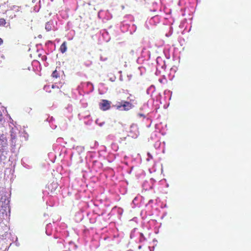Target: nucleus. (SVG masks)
Returning <instances> with one entry per match:
<instances>
[{
    "mask_svg": "<svg viewBox=\"0 0 251 251\" xmlns=\"http://www.w3.org/2000/svg\"><path fill=\"white\" fill-rule=\"evenodd\" d=\"M99 107L102 111L109 110L111 107V102L106 100H102L99 103Z\"/></svg>",
    "mask_w": 251,
    "mask_h": 251,
    "instance_id": "1",
    "label": "nucleus"
},
{
    "mask_svg": "<svg viewBox=\"0 0 251 251\" xmlns=\"http://www.w3.org/2000/svg\"><path fill=\"white\" fill-rule=\"evenodd\" d=\"M122 105L123 110L125 111H128L133 107V105L132 103L127 101H122Z\"/></svg>",
    "mask_w": 251,
    "mask_h": 251,
    "instance_id": "2",
    "label": "nucleus"
},
{
    "mask_svg": "<svg viewBox=\"0 0 251 251\" xmlns=\"http://www.w3.org/2000/svg\"><path fill=\"white\" fill-rule=\"evenodd\" d=\"M67 44L66 41L64 42L60 47L59 50L62 53H65L67 50Z\"/></svg>",
    "mask_w": 251,
    "mask_h": 251,
    "instance_id": "3",
    "label": "nucleus"
},
{
    "mask_svg": "<svg viewBox=\"0 0 251 251\" xmlns=\"http://www.w3.org/2000/svg\"><path fill=\"white\" fill-rule=\"evenodd\" d=\"M45 29L48 31H50L52 29V24L49 22L46 24Z\"/></svg>",
    "mask_w": 251,
    "mask_h": 251,
    "instance_id": "4",
    "label": "nucleus"
},
{
    "mask_svg": "<svg viewBox=\"0 0 251 251\" xmlns=\"http://www.w3.org/2000/svg\"><path fill=\"white\" fill-rule=\"evenodd\" d=\"M51 75L54 78H57L59 76V73L57 72L56 70H55L53 72Z\"/></svg>",
    "mask_w": 251,
    "mask_h": 251,
    "instance_id": "5",
    "label": "nucleus"
},
{
    "mask_svg": "<svg viewBox=\"0 0 251 251\" xmlns=\"http://www.w3.org/2000/svg\"><path fill=\"white\" fill-rule=\"evenodd\" d=\"M114 106L117 109L120 110L121 108L123 107L122 102L121 103L119 102L118 104H115Z\"/></svg>",
    "mask_w": 251,
    "mask_h": 251,
    "instance_id": "6",
    "label": "nucleus"
},
{
    "mask_svg": "<svg viewBox=\"0 0 251 251\" xmlns=\"http://www.w3.org/2000/svg\"><path fill=\"white\" fill-rule=\"evenodd\" d=\"M51 186H52V187H53L54 188V190L57 188V183H52L50 184Z\"/></svg>",
    "mask_w": 251,
    "mask_h": 251,
    "instance_id": "7",
    "label": "nucleus"
},
{
    "mask_svg": "<svg viewBox=\"0 0 251 251\" xmlns=\"http://www.w3.org/2000/svg\"><path fill=\"white\" fill-rule=\"evenodd\" d=\"M3 43L2 40L0 38V45H1Z\"/></svg>",
    "mask_w": 251,
    "mask_h": 251,
    "instance_id": "8",
    "label": "nucleus"
},
{
    "mask_svg": "<svg viewBox=\"0 0 251 251\" xmlns=\"http://www.w3.org/2000/svg\"><path fill=\"white\" fill-rule=\"evenodd\" d=\"M12 139H15V136L14 135H13V134H11Z\"/></svg>",
    "mask_w": 251,
    "mask_h": 251,
    "instance_id": "9",
    "label": "nucleus"
},
{
    "mask_svg": "<svg viewBox=\"0 0 251 251\" xmlns=\"http://www.w3.org/2000/svg\"><path fill=\"white\" fill-rule=\"evenodd\" d=\"M1 119H2V115H1V114H0V121L1 120Z\"/></svg>",
    "mask_w": 251,
    "mask_h": 251,
    "instance_id": "10",
    "label": "nucleus"
},
{
    "mask_svg": "<svg viewBox=\"0 0 251 251\" xmlns=\"http://www.w3.org/2000/svg\"><path fill=\"white\" fill-rule=\"evenodd\" d=\"M134 100H130V101L131 102V101H133Z\"/></svg>",
    "mask_w": 251,
    "mask_h": 251,
    "instance_id": "11",
    "label": "nucleus"
},
{
    "mask_svg": "<svg viewBox=\"0 0 251 251\" xmlns=\"http://www.w3.org/2000/svg\"><path fill=\"white\" fill-rule=\"evenodd\" d=\"M140 116H143V114H140Z\"/></svg>",
    "mask_w": 251,
    "mask_h": 251,
    "instance_id": "12",
    "label": "nucleus"
},
{
    "mask_svg": "<svg viewBox=\"0 0 251 251\" xmlns=\"http://www.w3.org/2000/svg\"><path fill=\"white\" fill-rule=\"evenodd\" d=\"M138 248H139V249H140L141 248V246H139V247H138Z\"/></svg>",
    "mask_w": 251,
    "mask_h": 251,
    "instance_id": "13",
    "label": "nucleus"
},
{
    "mask_svg": "<svg viewBox=\"0 0 251 251\" xmlns=\"http://www.w3.org/2000/svg\"><path fill=\"white\" fill-rule=\"evenodd\" d=\"M133 127H134L133 126H131V128H133Z\"/></svg>",
    "mask_w": 251,
    "mask_h": 251,
    "instance_id": "14",
    "label": "nucleus"
},
{
    "mask_svg": "<svg viewBox=\"0 0 251 251\" xmlns=\"http://www.w3.org/2000/svg\"><path fill=\"white\" fill-rule=\"evenodd\" d=\"M1 20L3 21V22H4L5 20L4 19H1Z\"/></svg>",
    "mask_w": 251,
    "mask_h": 251,
    "instance_id": "15",
    "label": "nucleus"
}]
</instances>
